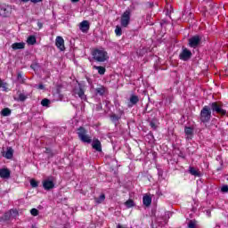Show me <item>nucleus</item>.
Segmentation results:
<instances>
[{
  "label": "nucleus",
  "instance_id": "obj_1",
  "mask_svg": "<svg viewBox=\"0 0 228 228\" xmlns=\"http://www.w3.org/2000/svg\"><path fill=\"white\" fill-rule=\"evenodd\" d=\"M92 56L95 60V61H99L100 63H104V61H108L110 56H108V52L104 50V48H96L92 52Z\"/></svg>",
  "mask_w": 228,
  "mask_h": 228
},
{
  "label": "nucleus",
  "instance_id": "obj_2",
  "mask_svg": "<svg viewBox=\"0 0 228 228\" xmlns=\"http://www.w3.org/2000/svg\"><path fill=\"white\" fill-rule=\"evenodd\" d=\"M86 90V85L78 83V86L74 88L73 93L75 95H77L81 101H86V94H85Z\"/></svg>",
  "mask_w": 228,
  "mask_h": 228
},
{
  "label": "nucleus",
  "instance_id": "obj_3",
  "mask_svg": "<svg viewBox=\"0 0 228 228\" xmlns=\"http://www.w3.org/2000/svg\"><path fill=\"white\" fill-rule=\"evenodd\" d=\"M209 106L213 113H216L217 115H221L222 117H224L227 113L225 110H223L221 102H214L210 103Z\"/></svg>",
  "mask_w": 228,
  "mask_h": 228
},
{
  "label": "nucleus",
  "instance_id": "obj_4",
  "mask_svg": "<svg viewBox=\"0 0 228 228\" xmlns=\"http://www.w3.org/2000/svg\"><path fill=\"white\" fill-rule=\"evenodd\" d=\"M77 133L81 142L84 143H92V137L86 134V130L83 126H80Z\"/></svg>",
  "mask_w": 228,
  "mask_h": 228
},
{
  "label": "nucleus",
  "instance_id": "obj_5",
  "mask_svg": "<svg viewBox=\"0 0 228 228\" xmlns=\"http://www.w3.org/2000/svg\"><path fill=\"white\" fill-rule=\"evenodd\" d=\"M209 120H211V108L205 106L200 111V121L206 124Z\"/></svg>",
  "mask_w": 228,
  "mask_h": 228
},
{
  "label": "nucleus",
  "instance_id": "obj_6",
  "mask_svg": "<svg viewBox=\"0 0 228 228\" xmlns=\"http://www.w3.org/2000/svg\"><path fill=\"white\" fill-rule=\"evenodd\" d=\"M202 41V37L200 36H194L189 38V47H192V49H197L199 45H200V42Z\"/></svg>",
  "mask_w": 228,
  "mask_h": 228
},
{
  "label": "nucleus",
  "instance_id": "obj_7",
  "mask_svg": "<svg viewBox=\"0 0 228 228\" xmlns=\"http://www.w3.org/2000/svg\"><path fill=\"white\" fill-rule=\"evenodd\" d=\"M130 20L131 12L129 11H126L121 16V26H123V28H127V26H129Z\"/></svg>",
  "mask_w": 228,
  "mask_h": 228
},
{
  "label": "nucleus",
  "instance_id": "obj_8",
  "mask_svg": "<svg viewBox=\"0 0 228 228\" xmlns=\"http://www.w3.org/2000/svg\"><path fill=\"white\" fill-rule=\"evenodd\" d=\"M191 58V51L188 48H183L182 52L179 54V59L183 61H188Z\"/></svg>",
  "mask_w": 228,
  "mask_h": 228
},
{
  "label": "nucleus",
  "instance_id": "obj_9",
  "mask_svg": "<svg viewBox=\"0 0 228 228\" xmlns=\"http://www.w3.org/2000/svg\"><path fill=\"white\" fill-rule=\"evenodd\" d=\"M43 188L46 191L54 188V177L50 176L43 182Z\"/></svg>",
  "mask_w": 228,
  "mask_h": 228
},
{
  "label": "nucleus",
  "instance_id": "obj_10",
  "mask_svg": "<svg viewBox=\"0 0 228 228\" xmlns=\"http://www.w3.org/2000/svg\"><path fill=\"white\" fill-rule=\"evenodd\" d=\"M12 14V7L10 5H4L0 7V15L2 17H10Z\"/></svg>",
  "mask_w": 228,
  "mask_h": 228
},
{
  "label": "nucleus",
  "instance_id": "obj_11",
  "mask_svg": "<svg viewBox=\"0 0 228 228\" xmlns=\"http://www.w3.org/2000/svg\"><path fill=\"white\" fill-rule=\"evenodd\" d=\"M55 45L60 51H65V40L61 37H57L55 39Z\"/></svg>",
  "mask_w": 228,
  "mask_h": 228
},
{
  "label": "nucleus",
  "instance_id": "obj_12",
  "mask_svg": "<svg viewBox=\"0 0 228 228\" xmlns=\"http://www.w3.org/2000/svg\"><path fill=\"white\" fill-rule=\"evenodd\" d=\"M92 147H93V149H94V151H97V152H102V146L101 141H99V139L93 140Z\"/></svg>",
  "mask_w": 228,
  "mask_h": 228
},
{
  "label": "nucleus",
  "instance_id": "obj_13",
  "mask_svg": "<svg viewBox=\"0 0 228 228\" xmlns=\"http://www.w3.org/2000/svg\"><path fill=\"white\" fill-rule=\"evenodd\" d=\"M79 29L82 31V33H86L88 29H90V23L88 20H83L79 24Z\"/></svg>",
  "mask_w": 228,
  "mask_h": 228
},
{
  "label": "nucleus",
  "instance_id": "obj_14",
  "mask_svg": "<svg viewBox=\"0 0 228 228\" xmlns=\"http://www.w3.org/2000/svg\"><path fill=\"white\" fill-rule=\"evenodd\" d=\"M3 157L6 159H12V158H13V149L12 147H8L6 152L3 153Z\"/></svg>",
  "mask_w": 228,
  "mask_h": 228
},
{
  "label": "nucleus",
  "instance_id": "obj_15",
  "mask_svg": "<svg viewBox=\"0 0 228 228\" xmlns=\"http://www.w3.org/2000/svg\"><path fill=\"white\" fill-rule=\"evenodd\" d=\"M184 133L187 140H191L193 136V128L185 126Z\"/></svg>",
  "mask_w": 228,
  "mask_h": 228
},
{
  "label": "nucleus",
  "instance_id": "obj_16",
  "mask_svg": "<svg viewBox=\"0 0 228 228\" xmlns=\"http://www.w3.org/2000/svg\"><path fill=\"white\" fill-rule=\"evenodd\" d=\"M0 177L2 179H8L10 177V170L8 168L0 169Z\"/></svg>",
  "mask_w": 228,
  "mask_h": 228
},
{
  "label": "nucleus",
  "instance_id": "obj_17",
  "mask_svg": "<svg viewBox=\"0 0 228 228\" xmlns=\"http://www.w3.org/2000/svg\"><path fill=\"white\" fill-rule=\"evenodd\" d=\"M189 174L194 175V177H200V171L193 167H189Z\"/></svg>",
  "mask_w": 228,
  "mask_h": 228
},
{
  "label": "nucleus",
  "instance_id": "obj_18",
  "mask_svg": "<svg viewBox=\"0 0 228 228\" xmlns=\"http://www.w3.org/2000/svg\"><path fill=\"white\" fill-rule=\"evenodd\" d=\"M24 47H26L25 43H13L12 45V48L13 49V51H17L19 49H24Z\"/></svg>",
  "mask_w": 228,
  "mask_h": 228
},
{
  "label": "nucleus",
  "instance_id": "obj_19",
  "mask_svg": "<svg viewBox=\"0 0 228 228\" xmlns=\"http://www.w3.org/2000/svg\"><path fill=\"white\" fill-rule=\"evenodd\" d=\"M93 69L94 70H98V74H100V76H104V74H106V68L102 66H93Z\"/></svg>",
  "mask_w": 228,
  "mask_h": 228
},
{
  "label": "nucleus",
  "instance_id": "obj_20",
  "mask_svg": "<svg viewBox=\"0 0 228 228\" xmlns=\"http://www.w3.org/2000/svg\"><path fill=\"white\" fill-rule=\"evenodd\" d=\"M142 202H143L144 206L149 207L151 204H152V198H151V196H149V195H145L142 198Z\"/></svg>",
  "mask_w": 228,
  "mask_h": 228
},
{
  "label": "nucleus",
  "instance_id": "obj_21",
  "mask_svg": "<svg viewBox=\"0 0 228 228\" xmlns=\"http://www.w3.org/2000/svg\"><path fill=\"white\" fill-rule=\"evenodd\" d=\"M12 213L16 214L17 212L15 210H10L9 212H6L4 216H2V220H10L12 218Z\"/></svg>",
  "mask_w": 228,
  "mask_h": 228
},
{
  "label": "nucleus",
  "instance_id": "obj_22",
  "mask_svg": "<svg viewBox=\"0 0 228 228\" xmlns=\"http://www.w3.org/2000/svg\"><path fill=\"white\" fill-rule=\"evenodd\" d=\"M27 44H28V45H35V44H37V37H35V36L28 37Z\"/></svg>",
  "mask_w": 228,
  "mask_h": 228
},
{
  "label": "nucleus",
  "instance_id": "obj_23",
  "mask_svg": "<svg viewBox=\"0 0 228 228\" xmlns=\"http://www.w3.org/2000/svg\"><path fill=\"white\" fill-rule=\"evenodd\" d=\"M95 92L98 95H104L106 94V87L101 86L95 89Z\"/></svg>",
  "mask_w": 228,
  "mask_h": 228
},
{
  "label": "nucleus",
  "instance_id": "obj_24",
  "mask_svg": "<svg viewBox=\"0 0 228 228\" xmlns=\"http://www.w3.org/2000/svg\"><path fill=\"white\" fill-rule=\"evenodd\" d=\"M10 115H12V110L9 108H4V110H2V117H10Z\"/></svg>",
  "mask_w": 228,
  "mask_h": 228
},
{
  "label": "nucleus",
  "instance_id": "obj_25",
  "mask_svg": "<svg viewBox=\"0 0 228 228\" xmlns=\"http://www.w3.org/2000/svg\"><path fill=\"white\" fill-rule=\"evenodd\" d=\"M121 117L117 114H112L110 116V120L113 122V124H118V120H120Z\"/></svg>",
  "mask_w": 228,
  "mask_h": 228
},
{
  "label": "nucleus",
  "instance_id": "obj_26",
  "mask_svg": "<svg viewBox=\"0 0 228 228\" xmlns=\"http://www.w3.org/2000/svg\"><path fill=\"white\" fill-rule=\"evenodd\" d=\"M139 101H140V99L136 95H132L130 97V102H131L132 106H134V104H138Z\"/></svg>",
  "mask_w": 228,
  "mask_h": 228
},
{
  "label": "nucleus",
  "instance_id": "obj_27",
  "mask_svg": "<svg viewBox=\"0 0 228 228\" xmlns=\"http://www.w3.org/2000/svg\"><path fill=\"white\" fill-rule=\"evenodd\" d=\"M105 199H106V196L104 194H102L99 198H95L94 200L96 204H102Z\"/></svg>",
  "mask_w": 228,
  "mask_h": 228
},
{
  "label": "nucleus",
  "instance_id": "obj_28",
  "mask_svg": "<svg viewBox=\"0 0 228 228\" xmlns=\"http://www.w3.org/2000/svg\"><path fill=\"white\" fill-rule=\"evenodd\" d=\"M188 228H199V224H197V221L190 220L188 223Z\"/></svg>",
  "mask_w": 228,
  "mask_h": 228
},
{
  "label": "nucleus",
  "instance_id": "obj_29",
  "mask_svg": "<svg viewBox=\"0 0 228 228\" xmlns=\"http://www.w3.org/2000/svg\"><path fill=\"white\" fill-rule=\"evenodd\" d=\"M150 126H151V127L153 128L154 130L158 129V120L152 119V120L150 122Z\"/></svg>",
  "mask_w": 228,
  "mask_h": 228
},
{
  "label": "nucleus",
  "instance_id": "obj_30",
  "mask_svg": "<svg viewBox=\"0 0 228 228\" xmlns=\"http://www.w3.org/2000/svg\"><path fill=\"white\" fill-rule=\"evenodd\" d=\"M42 106L48 107L51 104V101L47 98H45L41 101Z\"/></svg>",
  "mask_w": 228,
  "mask_h": 228
},
{
  "label": "nucleus",
  "instance_id": "obj_31",
  "mask_svg": "<svg viewBox=\"0 0 228 228\" xmlns=\"http://www.w3.org/2000/svg\"><path fill=\"white\" fill-rule=\"evenodd\" d=\"M125 205L126 208H134V201L133 200H128L126 202H125Z\"/></svg>",
  "mask_w": 228,
  "mask_h": 228
},
{
  "label": "nucleus",
  "instance_id": "obj_32",
  "mask_svg": "<svg viewBox=\"0 0 228 228\" xmlns=\"http://www.w3.org/2000/svg\"><path fill=\"white\" fill-rule=\"evenodd\" d=\"M115 34L117 35V37H121V35H122V28H120V26H117L116 27Z\"/></svg>",
  "mask_w": 228,
  "mask_h": 228
},
{
  "label": "nucleus",
  "instance_id": "obj_33",
  "mask_svg": "<svg viewBox=\"0 0 228 228\" xmlns=\"http://www.w3.org/2000/svg\"><path fill=\"white\" fill-rule=\"evenodd\" d=\"M26 99H28V95H26L24 94H19V101H20L21 102H24V101H26Z\"/></svg>",
  "mask_w": 228,
  "mask_h": 228
},
{
  "label": "nucleus",
  "instance_id": "obj_34",
  "mask_svg": "<svg viewBox=\"0 0 228 228\" xmlns=\"http://www.w3.org/2000/svg\"><path fill=\"white\" fill-rule=\"evenodd\" d=\"M30 186H32L33 188H38V182H37V180H35V179H31Z\"/></svg>",
  "mask_w": 228,
  "mask_h": 228
},
{
  "label": "nucleus",
  "instance_id": "obj_35",
  "mask_svg": "<svg viewBox=\"0 0 228 228\" xmlns=\"http://www.w3.org/2000/svg\"><path fill=\"white\" fill-rule=\"evenodd\" d=\"M30 213H31L32 216H38V209H37V208H32L30 210Z\"/></svg>",
  "mask_w": 228,
  "mask_h": 228
},
{
  "label": "nucleus",
  "instance_id": "obj_36",
  "mask_svg": "<svg viewBox=\"0 0 228 228\" xmlns=\"http://www.w3.org/2000/svg\"><path fill=\"white\" fill-rule=\"evenodd\" d=\"M18 81H20V83H24V77H22V73H18Z\"/></svg>",
  "mask_w": 228,
  "mask_h": 228
},
{
  "label": "nucleus",
  "instance_id": "obj_37",
  "mask_svg": "<svg viewBox=\"0 0 228 228\" xmlns=\"http://www.w3.org/2000/svg\"><path fill=\"white\" fill-rule=\"evenodd\" d=\"M221 191L223 193H227L228 191V185H224L222 188H221Z\"/></svg>",
  "mask_w": 228,
  "mask_h": 228
},
{
  "label": "nucleus",
  "instance_id": "obj_38",
  "mask_svg": "<svg viewBox=\"0 0 228 228\" xmlns=\"http://www.w3.org/2000/svg\"><path fill=\"white\" fill-rule=\"evenodd\" d=\"M0 88H6V83H3L0 78Z\"/></svg>",
  "mask_w": 228,
  "mask_h": 228
},
{
  "label": "nucleus",
  "instance_id": "obj_39",
  "mask_svg": "<svg viewBox=\"0 0 228 228\" xmlns=\"http://www.w3.org/2000/svg\"><path fill=\"white\" fill-rule=\"evenodd\" d=\"M96 110H97V111H101V110H102V105L101 103L97 104Z\"/></svg>",
  "mask_w": 228,
  "mask_h": 228
},
{
  "label": "nucleus",
  "instance_id": "obj_40",
  "mask_svg": "<svg viewBox=\"0 0 228 228\" xmlns=\"http://www.w3.org/2000/svg\"><path fill=\"white\" fill-rule=\"evenodd\" d=\"M42 1L44 0H31V3L37 4V3H42Z\"/></svg>",
  "mask_w": 228,
  "mask_h": 228
},
{
  "label": "nucleus",
  "instance_id": "obj_41",
  "mask_svg": "<svg viewBox=\"0 0 228 228\" xmlns=\"http://www.w3.org/2000/svg\"><path fill=\"white\" fill-rule=\"evenodd\" d=\"M38 88H39V90H44V85H39Z\"/></svg>",
  "mask_w": 228,
  "mask_h": 228
},
{
  "label": "nucleus",
  "instance_id": "obj_42",
  "mask_svg": "<svg viewBox=\"0 0 228 228\" xmlns=\"http://www.w3.org/2000/svg\"><path fill=\"white\" fill-rule=\"evenodd\" d=\"M117 228H125L124 226H122L120 224L117 225Z\"/></svg>",
  "mask_w": 228,
  "mask_h": 228
},
{
  "label": "nucleus",
  "instance_id": "obj_43",
  "mask_svg": "<svg viewBox=\"0 0 228 228\" xmlns=\"http://www.w3.org/2000/svg\"><path fill=\"white\" fill-rule=\"evenodd\" d=\"M207 214L208 215V216H211V212L209 210L207 211Z\"/></svg>",
  "mask_w": 228,
  "mask_h": 228
},
{
  "label": "nucleus",
  "instance_id": "obj_44",
  "mask_svg": "<svg viewBox=\"0 0 228 228\" xmlns=\"http://www.w3.org/2000/svg\"><path fill=\"white\" fill-rule=\"evenodd\" d=\"M79 0H71V3H77Z\"/></svg>",
  "mask_w": 228,
  "mask_h": 228
},
{
  "label": "nucleus",
  "instance_id": "obj_45",
  "mask_svg": "<svg viewBox=\"0 0 228 228\" xmlns=\"http://www.w3.org/2000/svg\"><path fill=\"white\" fill-rule=\"evenodd\" d=\"M21 1H22V3H28L30 0H21Z\"/></svg>",
  "mask_w": 228,
  "mask_h": 228
}]
</instances>
